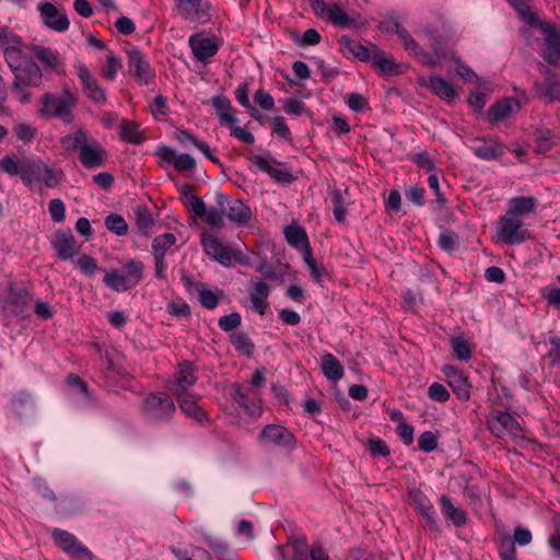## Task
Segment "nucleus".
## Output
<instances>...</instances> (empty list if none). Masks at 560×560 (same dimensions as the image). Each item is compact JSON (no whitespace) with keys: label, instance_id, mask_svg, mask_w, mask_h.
Wrapping results in <instances>:
<instances>
[{"label":"nucleus","instance_id":"f257e3e1","mask_svg":"<svg viewBox=\"0 0 560 560\" xmlns=\"http://www.w3.org/2000/svg\"><path fill=\"white\" fill-rule=\"evenodd\" d=\"M396 33L404 43L405 49L410 55L418 57L422 63L438 66L444 60L454 61L456 63V73L459 77L466 81L477 79V74L472 69L460 62L452 49L443 47V34L438 27L427 24L417 31L418 36L427 42L430 51H425L404 26L397 24Z\"/></svg>","mask_w":560,"mask_h":560},{"label":"nucleus","instance_id":"f03ea898","mask_svg":"<svg viewBox=\"0 0 560 560\" xmlns=\"http://www.w3.org/2000/svg\"><path fill=\"white\" fill-rule=\"evenodd\" d=\"M78 97L68 88L57 93H45L42 97L39 113L46 118H60L65 122L72 120V108L77 105Z\"/></svg>","mask_w":560,"mask_h":560},{"label":"nucleus","instance_id":"7ed1b4c3","mask_svg":"<svg viewBox=\"0 0 560 560\" xmlns=\"http://www.w3.org/2000/svg\"><path fill=\"white\" fill-rule=\"evenodd\" d=\"M144 265L139 260H127L120 269H112L104 275V284L113 291L126 292L142 280Z\"/></svg>","mask_w":560,"mask_h":560},{"label":"nucleus","instance_id":"20e7f679","mask_svg":"<svg viewBox=\"0 0 560 560\" xmlns=\"http://www.w3.org/2000/svg\"><path fill=\"white\" fill-rule=\"evenodd\" d=\"M314 14L325 22L341 28L355 26V20L350 16L338 2L327 4L324 0H308Z\"/></svg>","mask_w":560,"mask_h":560},{"label":"nucleus","instance_id":"39448f33","mask_svg":"<svg viewBox=\"0 0 560 560\" xmlns=\"http://www.w3.org/2000/svg\"><path fill=\"white\" fill-rule=\"evenodd\" d=\"M22 180L34 189L37 184L44 183L48 188H55L60 184L61 173L54 171L42 161L28 163L22 171Z\"/></svg>","mask_w":560,"mask_h":560},{"label":"nucleus","instance_id":"423d86ee","mask_svg":"<svg viewBox=\"0 0 560 560\" xmlns=\"http://www.w3.org/2000/svg\"><path fill=\"white\" fill-rule=\"evenodd\" d=\"M37 11L45 27L56 33H65L69 30L70 20L62 8L57 7L50 1L43 0L38 2Z\"/></svg>","mask_w":560,"mask_h":560},{"label":"nucleus","instance_id":"0eeeda50","mask_svg":"<svg viewBox=\"0 0 560 560\" xmlns=\"http://www.w3.org/2000/svg\"><path fill=\"white\" fill-rule=\"evenodd\" d=\"M524 223L521 218L505 212L500 219L497 230L499 240L506 245H515L523 243L527 237V231L523 228Z\"/></svg>","mask_w":560,"mask_h":560},{"label":"nucleus","instance_id":"6e6552de","mask_svg":"<svg viewBox=\"0 0 560 560\" xmlns=\"http://www.w3.org/2000/svg\"><path fill=\"white\" fill-rule=\"evenodd\" d=\"M143 411L151 420H166L174 413L175 404L165 393L150 394L144 399Z\"/></svg>","mask_w":560,"mask_h":560},{"label":"nucleus","instance_id":"1a4fd4ad","mask_svg":"<svg viewBox=\"0 0 560 560\" xmlns=\"http://www.w3.org/2000/svg\"><path fill=\"white\" fill-rule=\"evenodd\" d=\"M487 427L492 434L500 439L506 435L513 439L521 436V425L509 412L500 410L491 412L487 418Z\"/></svg>","mask_w":560,"mask_h":560},{"label":"nucleus","instance_id":"9d476101","mask_svg":"<svg viewBox=\"0 0 560 560\" xmlns=\"http://www.w3.org/2000/svg\"><path fill=\"white\" fill-rule=\"evenodd\" d=\"M217 202L225 217L234 224L243 226L250 221L252 211L242 200H232L226 195L218 192Z\"/></svg>","mask_w":560,"mask_h":560},{"label":"nucleus","instance_id":"9b49d317","mask_svg":"<svg viewBox=\"0 0 560 560\" xmlns=\"http://www.w3.org/2000/svg\"><path fill=\"white\" fill-rule=\"evenodd\" d=\"M187 209L197 218H200L212 229L224 228V213L214 207L207 208L203 200L197 196L187 197Z\"/></svg>","mask_w":560,"mask_h":560},{"label":"nucleus","instance_id":"f8f14e48","mask_svg":"<svg viewBox=\"0 0 560 560\" xmlns=\"http://www.w3.org/2000/svg\"><path fill=\"white\" fill-rule=\"evenodd\" d=\"M128 69L129 72L141 84H150L154 79V71L152 70L147 56L136 47L129 48L127 51Z\"/></svg>","mask_w":560,"mask_h":560},{"label":"nucleus","instance_id":"ddd939ff","mask_svg":"<svg viewBox=\"0 0 560 560\" xmlns=\"http://www.w3.org/2000/svg\"><path fill=\"white\" fill-rule=\"evenodd\" d=\"M74 71L80 80L86 97L96 104H105V91L100 86L89 68L83 62L79 61L74 65Z\"/></svg>","mask_w":560,"mask_h":560},{"label":"nucleus","instance_id":"4468645a","mask_svg":"<svg viewBox=\"0 0 560 560\" xmlns=\"http://www.w3.org/2000/svg\"><path fill=\"white\" fill-rule=\"evenodd\" d=\"M52 537L56 544L61 547L75 560H93V553L84 547L72 534L54 529Z\"/></svg>","mask_w":560,"mask_h":560},{"label":"nucleus","instance_id":"2eb2a0df","mask_svg":"<svg viewBox=\"0 0 560 560\" xmlns=\"http://www.w3.org/2000/svg\"><path fill=\"white\" fill-rule=\"evenodd\" d=\"M260 442L266 446H277L290 448L294 445L293 434L280 424L266 425L259 435Z\"/></svg>","mask_w":560,"mask_h":560},{"label":"nucleus","instance_id":"dca6fc26","mask_svg":"<svg viewBox=\"0 0 560 560\" xmlns=\"http://www.w3.org/2000/svg\"><path fill=\"white\" fill-rule=\"evenodd\" d=\"M541 31L544 34L542 57L548 63L560 68V32L550 24H544Z\"/></svg>","mask_w":560,"mask_h":560},{"label":"nucleus","instance_id":"f3484780","mask_svg":"<svg viewBox=\"0 0 560 560\" xmlns=\"http://www.w3.org/2000/svg\"><path fill=\"white\" fill-rule=\"evenodd\" d=\"M408 497L410 504L423 517L425 525L430 529L436 530L439 528V524L436 521L435 512L433 510V505L429 498L418 488L409 489Z\"/></svg>","mask_w":560,"mask_h":560},{"label":"nucleus","instance_id":"a211bd4d","mask_svg":"<svg viewBox=\"0 0 560 560\" xmlns=\"http://www.w3.org/2000/svg\"><path fill=\"white\" fill-rule=\"evenodd\" d=\"M196 381L197 376L192 364L186 362L184 364H179L173 380L168 382L167 388L176 397L187 395L188 388H190Z\"/></svg>","mask_w":560,"mask_h":560},{"label":"nucleus","instance_id":"6ab92c4d","mask_svg":"<svg viewBox=\"0 0 560 560\" xmlns=\"http://www.w3.org/2000/svg\"><path fill=\"white\" fill-rule=\"evenodd\" d=\"M276 560H308L307 544L303 538H289L285 545H278L273 550Z\"/></svg>","mask_w":560,"mask_h":560},{"label":"nucleus","instance_id":"aec40b11","mask_svg":"<svg viewBox=\"0 0 560 560\" xmlns=\"http://www.w3.org/2000/svg\"><path fill=\"white\" fill-rule=\"evenodd\" d=\"M28 49L45 69L57 73L65 71V61L57 49L42 45H31Z\"/></svg>","mask_w":560,"mask_h":560},{"label":"nucleus","instance_id":"412c9836","mask_svg":"<svg viewBox=\"0 0 560 560\" xmlns=\"http://www.w3.org/2000/svg\"><path fill=\"white\" fill-rule=\"evenodd\" d=\"M178 14L190 21H206L209 15V4L206 0H175Z\"/></svg>","mask_w":560,"mask_h":560},{"label":"nucleus","instance_id":"4be33fe9","mask_svg":"<svg viewBox=\"0 0 560 560\" xmlns=\"http://www.w3.org/2000/svg\"><path fill=\"white\" fill-rule=\"evenodd\" d=\"M105 158V150L94 139H89V141L84 144V147H82V150L79 153V160L81 164L86 168H96L103 166Z\"/></svg>","mask_w":560,"mask_h":560},{"label":"nucleus","instance_id":"5701e85b","mask_svg":"<svg viewBox=\"0 0 560 560\" xmlns=\"http://www.w3.org/2000/svg\"><path fill=\"white\" fill-rule=\"evenodd\" d=\"M202 247L206 254L223 266L232 264V253L215 236L203 234L201 238Z\"/></svg>","mask_w":560,"mask_h":560},{"label":"nucleus","instance_id":"b1692460","mask_svg":"<svg viewBox=\"0 0 560 560\" xmlns=\"http://www.w3.org/2000/svg\"><path fill=\"white\" fill-rule=\"evenodd\" d=\"M443 373L447 378V383L460 400H467L470 397V384L463 372L458 371L454 365H446Z\"/></svg>","mask_w":560,"mask_h":560},{"label":"nucleus","instance_id":"393cba45","mask_svg":"<svg viewBox=\"0 0 560 560\" xmlns=\"http://www.w3.org/2000/svg\"><path fill=\"white\" fill-rule=\"evenodd\" d=\"M188 42L194 56L200 61H206L213 57L219 50V44L214 37L191 35Z\"/></svg>","mask_w":560,"mask_h":560},{"label":"nucleus","instance_id":"a878e982","mask_svg":"<svg viewBox=\"0 0 560 560\" xmlns=\"http://www.w3.org/2000/svg\"><path fill=\"white\" fill-rule=\"evenodd\" d=\"M270 287L266 282L259 279L250 281L248 294L252 306L253 310L260 315H264L268 308L267 299L270 294Z\"/></svg>","mask_w":560,"mask_h":560},{"label":"nucleus","instance_id":"bb28decb","mask_svg":"<svg viewBox=\"0 0 560 560\" xmlns=\"http://www.w3.org/2000/svg\"><path fill=\"white\" fill-rule=\"evenodd\" d=\"M254 162L261 172L267 173L276 182L289 183L291 180V174L271 156L257 155L254 158Z\"/></svg>","mask_w":560,"mask_h":560},{"label":"nucleus","instance_id":"cd10ccee","mask_svg":"<svg viewBox=\"0 0 560 560\" xmlns=\"http://www.w3.org/2000/svg\"><path fill=\"white\" fill-rule=\"evenodd\" d=\"M470 150L476 156L487 161L495 160L504 153L503 147L492 139H476L470 144Z\"/></svg>","mask_w":560,"mask_h":560},{"label":"nucleus","instance_id":"c85d7f7f","mask_svg":"<svg viewBox=\"0 0 560 560\" xmlns=\"http://www.w3.org/2000/svg\"><path fill=\"white\" fill-rule=\"evenodd\" d=\"M14 78L16 84L37 86L42 82L43 73L38 65L27 60L14 72Z\"/></svg>","mask_w":560,"mask_h":560},{"label":"nucleus","instance_id":"c756f323","mask_svg":"<svg viewBox=\"0 0 560 560\" xmlns=\"http://www.w3.org/2000/svg\"><path fill=\"white\" fill-rule=\"evenodd\" d=\"M54 247L58 257L63 260L73 258L80 250V245L71 233L58 234Z\"/></svg>","mask_w":560,"mask_h":560},{"label":"nucleus","instance_id":"7c9ffc66","mask_svg":"<svg viewBox=\"0 0 560 560\" xmlns=\"http://www.w3.org/2000/svg\"><path fill=\"white\" fill-rule=\"evenodd\" d=\"M284 236L287 242L299 249L303 257L307 255V253H312V248L310 246V242L306 235V232L298 225H289L284 229Z\"/></svg>","mask_w":560,"mask_h":560},{"label":"nucleus","instance_id":"2f4dec72","mask_svg":"<svg viewBox=\"0 0 560 560\" xmlns=\"http://www.w3.org/2000/svg\"><path fill=\"white\" fill-rule=\"evenodd\" d=\"M212 106L219 116L221 126L228 127L237 122V118L234 116V110L231 107V101L226 96H214L212 98Z\"/></svg>","mask_w":560,"mask_h":560},{"label":"nucleus","instance_id":"473e14b6","mask_svg":"<svg viewBox=\"0 0 560 560\" xmlns=\"http://www.w3.org/2000/svg\"><path fill=\"white\" fill-rule=\"evenodd\" d=\"M520 108V103L515 98H503L493 104L489 110V119L491 121H500L510 117L515 110Z\"/></svg>","mask_w":560,"mask_h":560},{"label":"nucleus","instance_id":"72a5a7b5","mask_svg":"<svg viewBox=\"0 0 560 560\" xmlns=\"http://www.w3.org/2000/svg\"><path fill=\"white\" fill-rule=\"evenodd\" d=\"M170 550L178 560H211L210 553L200 547L177 544L171 546Z\"/></svg>","mask_w":560,"mask_h":560},{"label":"nucleus","instance_id":"f704fd0d","mask_svg":"<svg viewBox=\"0 0 560 560\" xmlns=\"http://www.w3.org/2000/svg\"><path fill=\"white\" fill-rule=\"evenodd\" d=\"M537 200L534 197H514L509 200L506 212L523 220L524 217L535 211Z\"/></svg>","mask_w":560,"mask_h":560},{"label":"nucleus","instance_id":"c9c22d12","mask_svg":"<svg viewBox=\"0 0 560 560\" xmlns=\"http://www.w3.org/2000/svg\"><path fill=\"white\" fill-rule=\"evenodd\" d=\"M441 513L443 516L452 522L456 527H460L466 523L467 516L463 509L454 506L451 499L447 495L440 498Z\"/></svg>","mask_w":560,"mask_h":560},{"label":"nucleus","instance_id":"e433bc0d","mask_svg":"<svg viewBox=\"0 0 560 560\" xmlns=\"http://www.w3.org/2000/svg\"><path fill=\"white\" fill-rule=\"evenodd\" d=\"M177 402L180 410L189 418L195 419L196 421H203L206 419L205 411L197 404V397L192 395H183L178 396Z\"/></svg>","mask_w":560,"mask_h":560},{"label":"nucleus","instance_id":"4c0bfd02","mask_svg":"<svg viewBox=\"0 0 560 560\" xmlns=\"http://www.w3.org/2000/svg\"><path fill=\"white\" fill-rule=\"evenodd\" d=\"M187 285H192L198 294V300L202 306L208 310L217 307L220 298L223 296L222 291H213L205 288L202 284H194L188 279H185Z\"/></svg>","mask_w":560,"mask_h":560},{"label":"nucleus","instance_id":"58836bf2","mask_svg":"<svg viewBox=\"0 0 560 560\" xmlns=\"http://www.w3.org/2000/svg\"><path fill=\"white\" fill-rule=\"evenodd\" d=\"M428 86L443 101L452 102L456 97L453 85L441 77H430Z\"/></svg>","mask_w":560,"mask_h":560},{"label":"nucleus","instance_id":"ea45409f","mask_svg":"<svg viewBox=\"0 0 560 560\" xmlns=\"http://www.w3.org/2000/svg\"><path fill=\"white\" fill-rule=\"evenodd\" d=\"M322 369L324 375L334 382H337L343 377V368L339 360L331 353H325L322 357Z\"/></svg>","mask_w":560,"mask_h":560},{"label":"nucleus","instance_id":"a19ab883","mask_svg":"<svg viewBox=\"0 0 560 560\" xmlns=\"http://www.w3.org/2000/svg\"><path fill=\"white\" fill-rule=\"evenodd\" d=\"M536 92L539 98L547 103L560 100V82L556 79H548L542 83H536Z\"/></svg>","mask_w":560,"mask_h":560},{"label":"nucleus","instance_id":"79ce46f5","mask_svg":"<svg viewBox=\"0 0 560 560\" xmlns=\"http://www.w3.org/2000/svg\"><path fill=\"white\" fill-rule=\"evenodd\" d=\"M88 141H89L88 133L84 130L79 129V130L74 131L73 133L63 136L60 139V144L63 148V150H66L68 152H74V151L80 152L82 150V147H84V144Z\"/></svg>","mask_w":560,"mask_h":560},{"label":"nucleus","instance_id":"37998d69","mask_svg":"<svg viewBox=\"0 0 560 560\" xmlns=\"http://www.w3.org/2000/svg\"><path fill=\"white\" fill-rule=\"evenodd\" d=\"M119 137L129 143L139 144L143 141V136L139 130V125L131 120H122L119 130Z\"/></svg>","mask_w":560,"mask_h":560},{"label":"nucleus","instance_id":"c03bdc74","mask_svg":"<svg viewBox=\"0 0 560 560\" xmlns=\"http://www.w3.org/2000/svg\"><path fill=\"white\" fill-rule=\"evenodd\" d=\"M340 44L360 61H368L371 58L370 49L361 43L347 35L340 37Z\"/></svg>","mask_w":560,"mask_h":560},{"label":"nucleus","instance_id":"a18cd8bd","mask_svg":"<svg viewBox=\"0 0 560 560\" xmlns=\"http://www.w3.org/2000/svg\"><path fill=\"white\" fill-rule=\"evenodd\" d=\"M176 236L173 233H164L156 236L152 242L154 257L164 258L168 249L175 245Z\"/></svg>","mask_w":560,"mask_h":560},{"label":"nucleus","instance_id":"49530a36","mask_svg":"<svg viewBox=\"0 0 560 560\" xmlns=\"http://www.w3.org/2000/svg\"><path fill=\"white\" fill-rule=\"evenodd\" d=\"M121 67V59L115 52L108 51L102 73L108 80H114Z\"/></svg>","mask_w":560,"mask_h":560},{"label":"nucleus","instance_id":"de8ad7c7","mask_svg":"<svg viewBox=\"0 0 560 560\" xmlns=\"http://www.w3.org/2000/svg\"><path fill=\"white\" fill-rule=\"evenodd\" d=\"M231 343L237 351H241L246 355H250L254 350V345L252 343L249 337L247 334L242 331L231 335Z\"/></svg>","mask_w":560,"mask_h":560},{"label":"nucleus","instance_id":"09e8293b","mask_svg":"<svg viewBox=\"0 0 560 560\" xmlns=\"http://www.w3.org/2000/svg\"><path fill=\"white\" fill-rule=\"evenodd\" d=\"M451 347L458 360L468 361L471 358V348L463 337L452 338Z\"/></svg>","mask_w":560,"mask_h":560},{"label":"nucleus","instance_id":"8fccbe9b","mask_svg":"<svg viewBox=\"0 0 560 560\" xmlns=\"http://www.w3.org/2000/svg\"><path fill=\"white\" fill-rule=\"evenodd\" d=\"M5 61L12 72L14 73L21 66L27 61L25 59V56L21 49V46H18L15 48H11L3 51Z\"/></svg>","mask_w":560,"mask_h":560},{"label":"nucleus","instance_id":"3c124183","mask_svg":"<svg viewBox=\"0 0 560 560\" xmlns=\"http://www.w3.org/2000/svg\"><path fill=\"white\" fill-rule=\"evenodd\" d=\"M209 547L221 557L228 560H237L235 553L229 549L228 545L219 537H205Z\"/></svg>","mask_w":560,"mask_h":560},{"label":"nucleus","instance_id":"603ef678","mask_svg":"<svg viewBox=\"0 0 560 560\" xmlns=\"http://www.w3.org/2000/svg\"><path fill=\"white\" fill-rule=\"evenodd\" d=\"M105 226L116 235L122 236L128 232V225L122 217L118 214H109L105 219Z\"/></svg>","mask_w":560,"mask_h":560},{"label":"nucleus","instance_id":"864d4df0","mask_svg":"<svg viewBox=\"0 0 560 560\" xmlns=\"http://www.w3.org/2000/svg\"><path fill=\"white\" fill-rule=\"evenodd\" d=\"M0 46L4 51L18 46H22V40L9 28L0 26Z\"/></svg>","mask_w":560,"mask_h":560},{"label":"nucleus","instance_id":"5fc2aeb1","mask_svg":"<svg viewBox=\"0 0 560 560\" xmlns=\"http://www.w3.org/2000/svg\"><path fill=\"white\" fill-rule=\"evenodd\" d=\"M75 265L79 267L80 271L86 277H92L98 270L96 260L93 257L85 254L80 256L75 260Z\"/></svg>","mask_w":560,"mask_h":560},{"label":"nucleus","instance_id":"6e6d98bb","mask_svg":"<svg viewBox=\"0 0 560 560\" xmlns=\"http://www.w3.org/2000/svg\"><path fill=\"white\" fill-rule=\"evenodd\" d=\"M370 60L372 61L373 66L378 68L384 73H393L395 65L394 62L385 56L384 52L375 51Z\"/></svg>","mask_w":560,"mask_h":560},{"label":"nucleus","instance_id":"4d7b16f0","mask_svg":"<svg viewBox=\"0 0 560 560\" xmlns=\"http://www.w3.org/2000/svg\"><path fill=\"white\" fill-rule=\"evenodd\" d=\"M439 245L445 252H454L458 247V236L452 231H443L439 236Z\"/></svg>","mask_w":560,"mask_h":560},{"label":"nucleus","instance_id":"13d9d810","mask_svg":"<svg viewBox=\"0 0 560 560\" xmlns=\"http://www.w3.org/2000/svg\"><path fill=\"white\" fill-rule=\"evenodd\" d=\"M303 259L311 271V276H312L313 280L317 283H322V281L324 280V278L326 276L325 268L319 267L316 264L312 253H307V255H305V257H303Z\"/></svg>","mask_w":560,"mask_h":560},{"label":"nucleus","instance_id":"bf43d9fd","mask_svg":"<svg viewBox=\"0 0 560 560\" xmlns=\"http://www.w3.org/2000/svg\"><path fill=\"white\" fill-rule=\"evenodd\" d=\"M67 383L74 394L81 395L82 400L89 401L90 395L85 383L77 375H69Z\"/></svg>","mask_w":560,"mask_h":560},{"label":"nucleus","instance_id":"052dcab7","mask_svg":"<svg viewBox=\"0 0 560 560\" xmlns=\"http://www.w3.org/2000/svg\"><path fill=\"white\" fill-rule=\"evenodd\" d=\"M499 555L502 560H516L515 545L510 536L501 539Z\"/></svg>","mask_w":560,"mask_h":560},{"label":"nucleus","instance_id":"680f3d73","mask_svg":"<svg viewBox=\"0 0 560 560\" xmlns=\"http://www.w3.org/2000/svg\"><path fill=\"white\" fill-rule=\"evenodd\" d=\"M368 450L371 453L372 456H382L386 457L389 455V448L387 444L378 438H371L368 441Z\"/></svg>","mask_w":560,"mask_h":560},{"label":"nucleus","instance_id":"e2e57ef3","mask_svg":"<svg viewBox=\"0 0 560 560\" xmlns=\"http://www.w3.org/2000/svg\"><path fill=\"white\" fill-rule=\"evenodd\" d=\"M418 446L421 451L430 453L438 446V439L431 431L423 432L418 439Z\"/></svg>","mask_w":560,"mask_h":560},{"label":"nucleus","instance_id":"0e129e2a","mask_svg":"<svg viewBox=\"0 0 560 560\" xmlns=\"http://www.w3.org/2000/svg\"><path fill=\"white\" fill-rule=\"evenodd\" d=\"M13 131L16 138L23 142H31L36 135V128L31 124H19Z\"/></svg>","mask_w":560,"mask_h":560},{"label":"nucleus","instance_id":"69168bd1","mask_svg":"<svg viewBox=\"0 0 560 560\" xmlns=\"http://www.w3.org/2000/svg\"><path fill=\"white\" fill-rule=\"evenodd\" d=\"M242 317L237 312H233L229 315L221 316L219 318V327L223 331H231L241 325Z\"/></svg>","mask_w":560,"mask_h":560},{"label":"nucleus","instance_id":"338daca9","mask_svg":"<svg viewBox=\"0 0 560 560\" xmlns=\"http://www.w3.org/2000/svg\"><path fill=\"white\" fill-rule=\"evenodd\" d=\"M346 560H383L380 553L368 549H353L349 552Z\"/></svg>","mask_w":560,"mask_h":560},{"label":"nucleus","instance_id":"774afa93","mask_svg":"<svg viewBox=\"0 0 560 560\" xmlns=\"http://www.w3.org/2000/svg\"><path fill=\"white\" fill-rule=\"evenodd\" d=\"M552 533L549 536V546L560 553V516L556 515L551 521Z\"/></svg>","mask_w":560,"mask_h":560}]
</instances>
